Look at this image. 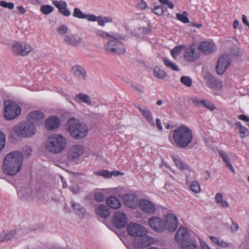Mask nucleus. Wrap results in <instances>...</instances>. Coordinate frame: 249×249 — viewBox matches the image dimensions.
<instances>
[{"mask_svg": "<svg viewBox=\"0 0 249 249\" xmlns=\"http://www.w3.org/2000/svg\"><path fill=\"white\" fill-rule=\"evenodd\" d=\"M23 151L27 156H30L32 153V149L29 146H26L23 148Z\"/></svg>", "mask_w": 249, "mask_h": 249, "instance_id": "bf43d9fd", "label": "nucleus"}, {"mask_svg": "<svg viewBox=\"0 0 249 249\" xmlns=\"http://www.w3.org/2000/svg\"><path fill=\"white\" fill-rule=\"evenodd\" d=\"M165 228L170 231H174L178 228L176 217L173 214L168 213L165 216Z\"/></svg>", "mask_w": 249, "mask_h": 249, "instance_id": "6ab92c4d", "label": "nucleus"}, {"mask_svg": "<svg viewBox=\"0 0 249 249\" xmlns=\"http://www.w3.org/2000/svg\"><path fill=\"white\" fill-rule=\"evenodd\" d=\"M72 206L74 211L78 214H84L85 213V209L79 203H73Z\"/></svg>", "mask_w": 249, "mask_h": 249, "instance_id": "a19ab883", "label": "nucleus"}, {"mask_svg": "<svg viewBox=\"0 0 249 249\" xmlns=\"http://www.w3.org/2000/svg\"><path fill=\"white\" fill-rule=\"evenodd\" d=\"M187 237L188 231L185 228L182 227L178 229L176 234L175 238L177 241L183 243L186 242V240Z\"/></svg>", "mask_w": 249, "mask_h": 249, "instance_id": "a878e982", "label": "nucleus"}, {"mask_svg": "<svg viewBox=\"0 0 249 249\" xmlns=\"http://www.w3.org/2000/svg\"><path fill=\"white\" fill-rule=\"evenodd\" d=\"M150 226L155 231L162 232L165 229L164 222L158 217H151L148 220Z\"/></svg>", "mask_w": 249, "mask_h": 249, "instance_id": "f3484780", "label": "nucleus"}, {"mask_svg": "<svg viewBox=\"0 0 249 249\" xmlns=\"http://www.w3.org/2000/svg\"><path fill=\"white\" fill-rule=\"evenodd\" d=\"M13 132L18 136L30 138L35 134L36 128L34 124L27 121L20 123L14 126Z\"/></svg>", "mask_w": 249, "mask_h": 249, "instance_id": "423d86ee", "label": "nucleus"}, {"mask_svg": "<svg viewBox=\"0 0 249 249\" xmlns=\"http://www.w3.org/2000/svg\"><path fill=\"white\" fill-rule=\"evenodd\" d=\"M137 107L148 123L152 125H155V122L150 110L144 106H137Z\"/></svg>", "mask_w": 249, "mask_h": 249, "instance_id": "393cba45", "label": "nucleus"}, {"mask_svg": "<svg viewBox=\"0 0 249 249\" xmlns=\"http://www.w3.org/2000/svg\"><path fill=\"white\" fill-rule=\"evenodd\" d=\"M11 50L17 56H26L33 51V48L26 42L14 41L12 43Z\"/></svg>", "mask_w": 249, "mask_h": 249, "instance_id": "0eeeda50", "label": "nucleus"}, {"mask_svg": "<svg viewBox=\"0 0 249 249\" xmlns=\"http://www.w3.org/2000/svg\"><path fill=\"white\" fill-rule=\"evenodd\" d=\"M44 118V113L39 110L32 111L27 116V121L35 125L42 124Z\"/></svg>", "mask_w": 249, "mask_h": 249, "instance_id": "ddd939ff", "label": "nucleus"}, {"mask_svg": "<svg viewBox=\"0 0 249 249\" xmlns=\"http://www.w3.org/2000/svg\"><path fill=\"white\" fill-rule=\"evenodd\" d=\"M124 200L126 204L130 208H133L137 201L136 196L132 194H126L124 196Z\"/></svg>", "mask_w": 249, "mask_h": 249, "instance_id": "7c9ffc66", "label": "nucleus"}, {"mask_svg": "<svg viewBox=\"0 0 249 249\" xmlns=\"http://www.w3.org/2000/svg\"><path fill=\"white\" fill-rule=\"evenodd\" d=\"M106 201L108 206L113 209H118L120 208L121 206V203L119 200L114 196L108 197Z\"/></svg>", "mask_w": 249, "mask_h": 249, "instance_id": "c756f323", "label": "nucleus"}, {"mask_svg": "<svg viewBox=\"0 0 249 249\" xmlns=\"http://www.w3.org/2000/svg\"><path fill=\"white\" fill-rule=\"evenodd\" d=\"M238 118L246 122H249V118L245 115H240L238 116Z\"/></svg>", "mask_w": 249, "mask_h": 249, "instance_id": "69168bd1", "label": "nucleus"}, {"mask_svg": "<svg viewBox=\"0 0 249 249\" xmlns=\"http://www.w3.org/2000/svg\"><path fill=\"white\" fill-rule=\"evenodd\" d=\"M231 60L228 54L220 55L218 59L216 66V71L217 74H222L231 64Z\"/></svg>", "mask_w": 249, "mask_h": 249, "instance_id": "9b49d317", "label": "nucleus"}, {"mask_svg": "<svg viewBox=\"0 0 249 249\" xmlns=\"http://www.w3.org/2000/svg\"><path fill=\"white\" fill-rule=\"evenodd\" d=\"M173 160L176 166L180 170L187 169L188 165L185 163L180 159L178 157H173Z\"/></svg>", "mask_w": 249, "mask_h": 249, "instance_id": "e433bc0d", "label": "nucleus"}, {"mask_svg": "<svg viewBox=\"0 0 249 249\" xmlns=\"http://www.w3.org/2000/svg\"><path fill=\"white\" fill-rule=\"evenodd\" d=\"M4 115L7 120H12L17 118L21 113L20 107L10 100H6L4 103Z\"/></svg>", "mask_w": 249, "mask_h": 249, "instance_id": "6e6552de", "label": "nucleus"}, {"mask_svg": "<svg viewBox=\"0 0 249 249\" xmlns=\"http://www.w3.org/2000/svg\"><path fill=\"white\" fill-rule=\"evenodd\" d=\"M89 21H95L97 20L98 17L92 15H86V18Z\"/></svg>", "mask_w": 249, "mask_h": 249, "instance_id": "052dcab7", "label": "nucleus"}, {"mask_svg": "<svg viewBox=\"0 0 249 249\" xmlns=\"http://www.w3.org/2000/svg\"><path fill=\"white\" fill-rule=\"evenodd\" d=\"M131 87H132V88L134 89H135V90H136L137 92H138L139 93L143 92V87H142L139 85H136L132 84L131 85Z\"/></svg>", "mask_w": 249, "mask_h": 249, "instance_id": "4d7b16f0", "label": "nucleus"}, {"mask_svg": "<svg viewBox=\"0 0 249 249\" xmlns=\"http://www.w3.org/2000/svg\"><path fill=\"white\" fill-rule=\"evenodd\" d=\"M53 3L58 8L59 12L64 16L69 17L71 15V12L67 8V4L66 2L62 0H55L53 2Z\"/></svg>", "mask_w": 249, "mask_h": 249, "instance_id": "5701e85b", "label": "nucleus"}, {"mask_svg": "<svg viewBox=\"0 0 249 249\" xmlns=\"http://www.w3.org/2000/svg\"><path fill=\"white\" fill-rule=\"evenodd\" d=\"M0 6L5 8L12 10L14 7V4L13 2H7L6 1H0Z\"/></svg>", "mask_w": 249, "mask_h": 249, "instance_id": "09e8293b", "label": "nucleus"}, {"mask_svg": "<svg viewBox=\"0 0 249 249\" xmlns=\"http://www.w3.org/2000/svg\"><path fill=\"white\" fill-rule=\"evenodd\" d=\"M198 49L200 50L203 54H208L215 49V46L212 42L203 41L200 44Z\"/></svg>", "mask_w": 249, "mask_h": 249, "instance_id": "4be33fe9", "label": "nucleus"}, {"mask_svg": "<svg viewBox=\"0 0 249 249\" xmlns=\"http://www.w3.org/2000/svg\"><path fill=\"white\" fill-rule=\"evenodd\" d=\"M23 163V155L18 151H13L5 157L3 170L4 173L15 176L20 171Z\"/></svg>", "mask_w": 249, "mask_h": 249, "instance_id": "f257e3e1", "label": "nucleus"}, {"mask_svg": "<svg viewBox=\"0 0 249 249\" xmlns=\"http://www.w3.org/2000/svg\"><path fill=\"white\" fill-rule=\"evenodd\" d=\"M159 1L162 4H165L171 9L174 8V4L169 0H159Z\"/></svg>", "mask_w": 249, "mask_h": 249, "instance_id": "864d4df0", "label": "nucleus"}, {"mask_svg": "<svg viewBox=\"0 0 249 249\" xmlns=\"http://www.w3.org/2000/svg\"><path fill=\"white\" fill-rule=\"evenodd\" d=\"M96 213L98 216L103 218H106L109 215L108 208L103 205H100L96 208Z\"/></svg>", "mask_w": 249, "mask_h": 249, "instance_id": "cd10ccee", "label": "nucleus"}, {"mask_svg": "<svg viewBox=\"0 0 249 249\" xmlns=\"http://www.w3.org/2000/svg\"><path fill=\"white\" fill-rule=\"evenodd\" d=\"M162 62L165 66L173 71H178L179 69L176 65V64L166 57L162 59Z\"/></svg>", "mask_w": 249, "mask_h": 249, "instance_id": "c9c22d12", "label": "nucleus"}, {"mask_svg": "<svg viewBox=\"0 0 249 249\" xmlns=\"http://www.w3.org/2000/svg\"><path fill=\"white\" fill-rule=\"evenodd\" d=\"M218 153L219 155L221 156V157L223 159V160L225 163L229 160L228 156H227L226 153H225L224 151L220 150Z\"/></svg>", "mask_w": 249, "mask_h": 249, "instance_id": "5fc2aeb1", "label": "nucleus"}, {"mask_svg": "<svg viewBox=\"0 0 249 249\" xmlns=\"http://www.w3.org/2000/svg\"><path fill=\"white\" fill-rule=\"evenodd\" d=\"M182 249H197L196 244L189 242L181 243Z\"/></svg>", "mask_w": 249, "mask_h": 249, "instance_id": "49530a36", "label": "nucleus"}, {"mask_svg": "<svg viewBox=\"0 0 249 249\" xmlns=\"http://www.w3.org/2000/svg\"><path fill=\"white\" fill-rule=\"evenodd\" d=\"M70 189L73 194H75L78 193L80 191V189L77 185H74L70 186Z\"/></svg>", "mask_w": 249, "mask_h": 249, "instance_id": "6e6d98bb", "label": "nucleus"}, {"mask_svg": "<svg viewBox=\"0 0 249 249\" xmlns=\"http://www.w3.org/2000/svg\"><path fill=\"white\" fill-rule=\"evenodd\" d=\"M199 56V53L196 50L194 45H191L186 48L183 53L184 59L189 62L195 61Z\"/></svg>", "mask_w": 249, "mask_h": 249, "instance_id": "4468645a", "label": "nucleus"}, {"mask_svg": "<svg viewBox=\"0 0 249 249\" xmlns=\"http://www.w3.org/2000/svg\"><path fill=\"white\" fill-rule=\"evenodd\" d=\"M32 190L29 187L22 188L18 192V197L22 199H25L28 198L32 194Z\"/></svg>", "mask_w": 249, "mask_h": 249, "instance_id": "f704fd0d", "label": "nucleus"}, {"mask_svg": "<svg viewBox=\"0 0 249 249\" xmlns=\"http://www.w3.org/2000/svg\"><path fill=\"white\" fill-rule=\"evenodd\" d=\"M226 163V166L229 168V169L231 171V172L233 173H235V171H234V169L232 165V164H231V163L230 162V161L229 160L227 162H225Z\"/></svg>", "mask_w": 249, "mask_h": 249, "instance_id": "338daca9", "label": "nucleus"}, {"mask_svg": "<svg viewBox=\"0 0 249 249\" xmlns=\"http://www.w3.org/2000/svg\"><path fill=\"white\" fill-rule=\"evenodd\" d=\"M66 146V139L62 135L58 134L50 137L45 145L47 151L55 154L63 152Z\"/></svg>", "mask_w": 249, "mask_h": 249, "instance_id": "20e7f679", "label": "nucleus"}, {"mask_svg": "<svg viewBox=\"0 0 249 249\" xmlns=\"http://www.w3.org/2000/svg\"><path fill=\"white\" fill-rule=\"evenodd\" d=\"M40 10L44 15H48L53 11L54 8L50 5H43L41 6Z\"/></svg>", "mask_w": 249, "mask_h": 249, "instance_id": "58836bf2", "label": "nucleus"}, {"mask_svg": "<svg viewBox=\"0 0 249 249\" xmlns=\"http://www.w3.org/2000/svg\"><path fill=\"white\" fill-rule=\"evenodd\" d=\"M15 234V231H4L0 234V241L3 242H7L11 240L14 237Z\"/></svg>", "mask_w": 249, "mask_h": 249, "instance_id": "72a5a7b5", "label": "nucleus"}, {"mask_svg": "<svg viewBox=\"0 0 249 249\" xmlns=\"http://www.w3.org/2000/svg\"><path fill=\"white\" fill-rule=\"evenodd\" d=\"M68 30V27L66 25H63L57 28V31L59 35H63L66 34Z\"/></svg>", "mask_w": 249, "mask_h": 249, "instance_id": "3c124183", "label": "nucleus"}, {"mask_svg": "<svg viewBox=\"0 0 249 249\" xmlns=\"http://www.w3.org/2000/svg\"><path fill=\"white\" fill-rule=\"evenodd\" d=\"M180 82L188 87H191L192 83V79L190 77L185 76L180 78Z\"/></svg>", "mask_w": 249, "mask_h": 249, "instance_id": "c03bdc74", "label": "nucleus"}, {"mask_svg": "<svg viewBox=\"0 0 249 249\" xmlns=\"http://www.w3.org/2000/svg\"><path fill=\"white\" fill-rule=\"evenodd\" d=\"M94 33L97 36L100 37L104 39L108 40V41L113 37H118L117 34L116 33H113L110 35L102 30H97Z\"/></svg>", "mask_w": 249, "mask_h": 249, "instance_id": "c85d7f7f", "label": "nucleus"}, {"mask_svg": "<svg viewBox=\"0 0 249 249\" xmlns=\"http://www.w3.org/2000/svg\"><path fill=\"white\" fill-rule=\"evenodd\" d=\"M138 204L141 209L145 213H153L156 211L155 205L147 200L141 199Z\"/></svg>", "mask_w": 249, "mask_h": 249, "instance_id": "aec40b11", "label": "nucleus"}, {"mask_svg": "<svg viewBox=\"0 0 249 249\" xmlns=\"http://www.w3.org/2000/svg\"><path fill=\"white\" fill-rule=\"evenodd\" d=\"M5 144V136L4 134L0 131V151L3 148Z\"/></svg>", "mask_w": 249, "mask_h": 249, "instance_id": "8fccbe9b", "label": "nucleus"}, {"mask_svg": "<svg viewBox=\"0 0 249 249\" xmlns=\"http://www.w3.org/2000/svg\"><path fill=\"white\" fill-rule=\"evenodd\" d=\"M202 106H204L210 110H213L215 108V107L213 104L210 103H206L205 101V103L202 104Z\"/></svg>", "mask_w": 249, "mask_h": 249, "instance_id": "13d9d810", "label": "nucleus"}, {"mask_svg": "<svg viewBox=\"0 0 249 249\" xmlns=\"http://www.w3.org/2000/svg\"><path fill=\"white\" fill-rule=\"evenodd\" d=\"M127 231L129 235L136 238L140 235L147 234L148 231L144 227L134 223H129L127 227Z\"/></svg>", "mask_w": 249, "mask_h": 249, "instance_id": "9d476101", "label": "nucleus"}, {"mask_svg": "<svg viewBox=\"0 0 249 249\" xmlns=\"http://www.w3.org/2000/svg\"><path fill=\"white\" fill-rule=\"evenodd\" d=\"M204 79L206 85L211 89L215 95L218 94V91L222 88V84L220 81L216 79L209 72H206L204 74Z\"/></svg>", "mask_w": 249, "mask_h": 249, "instance_id": "1a4fd4ad", "label": "nucleus"}, {"mask_svg": "<svg viewBox=\"0 0 249 249\" xmlns=\"http://www.w3.org/2000/svg\"><path fill=\"white\" fill-rule=\"evenodd\" d=\"M60 124V119L57 116H52L45 121V127L48 130H52L59 127Z\"/></svg>", "mask_w": 249, "mask_h": 249, "instance_id": "412c9836", "label": "nucleus"}, {"mask_svg": "<svg viewBox=\"0 0 249 249\" xmlns=\"http://www.w3.org/2000/svg\"><path fill=\"white\" fill-rule=\"evenodd\" d=\"M186 184L194 193H199L200 192V186L197 181H193L189 182L188 177H186Z\"/></svg>", "mask_w": 249, "mask_h": 249, "instance_id": "473e14b6", "label": "nucleus"}, {"mask_svg": "<svg viewBox=\"0 0 249 249\" xmlns=\"http://www.w3.org/2000/svg\"><path fill=\"white\" fill-rule=\"evenodd\" d=\"M70 136L75 140H79L85 137L88 133L87 125L80 123L74 118L69 119L66 124Z\"/></svg>", "mask_w": 249, "mask_h": 249, "instance_id": "7ed1b4c3", "label": "nucleus"}, {"mask_svg": "<svg viewBox=\"0 0 249 249\" xmlns=\"http://www.w3.org/2000/svg\"><path fill=\"white\" fill-rule=\"evenodd\" d=\"M127 222L126 214L122 212H118L115 213L113 224L117 229H121L124 227Z\"/></svg>", "mask_w": 249, "mask_h": 249, "instance_id": "dca6fc26", "label": "nucleus"}, {"mask_svg": "<svg viewBox=\"0 0 249 249\" xmlns=\"http://www.w3.org/2000/svg\"><path fill=\"white\" fill-rule=\"evenodd\" d=\"M82 41V38L76 34H69L64 37V43L67 46L78 47Z\"/></svg>", "mask_w": 249, "mask_h": 249, "instance_id": "2eb2a0df", "label": "nucleus"}, {"mask_svg": "<svg viewBox=\"0 0 249 249\" xmlns=\"http://www.w3.org/2000/svg\"><path fill=\"white\" fill-rule=\"evenodd\" d=\"M184 48L183 46H176L171 51V54L172 56L175 59H177V56L182 51V49Z\"/></svg>", "mask_w": 249, "mask_h": 249, "instance_id": "79ce46f5", "label": "nucleus"}, {"mask_svg": "<svg viewBox=\"0 0 249 249\" xmlns=\"http://www.w3.org/2000/svg\"><path fill=\"white\" fill-rule=\"evenodd\" d=\"M193 103L196 104L198 106H202V104L205 103L204 100H200L198 98L195 97L192 99Z\"/></svg>", "mask_w": 249, "mask_h": 249, "instance_id": "680f3d73", "label": "nucleus"}, {"mask_svg": "<svg viewBox=\"0 0 249 249\" xmlns=\"http://www.w3.org/2000/svg\"><path fill=\"white\" fill-rule=\"evenodd\" d=\"M239 133L241 138H244L249 135V131L248 128L243 125L240 126V127L239 128Z\"/></svg>", "mask_w": 249, "mask_h": 249, "instance_id": "37998d69", "label": "nucleus"}, {"mask_svg": "<svg viewBox=\"0 0 249 249\" xmlns=\"http://www.w3.org/2000/svg\"><path fill=\"white\" fill-rule=\"evenodd\" d=\"M187 16L188 13L186 11L183 12L182 14H176V17L177 19L185 23H187L189 22V19Z\"/></svg>", "mask_w": 249, "mask_h": 249, "instance_id": "ea45409f", "label": "nucleus"}, {"mask_svg": "<svg viewBox=\"0 0 249 249\" xmlns=\"http://www.w3.org/2000/svg\"><path fill=\"white\" fill-rule=\"evenodd\" d=\"M104 196L102 192H97L94 194V198L95 200L101 202L103 200Z\"/></svg>", "mask_w": 249, "mask_h": 249, "instance_id": "603ef678", "label": "nucleus"}, {"mask_svg": "<svg viewBox=\"0 0 249 249\" xmlns=\"http://www.w3.org/2000/svg\"><path fill=\"white\" fill-rule=\"evenodd\" d=\"M84 152V147L80 144H76L71 146L68 151V158L70 160L78 159L83 155Z\"/></svg>", "mask_w": 249, "mask_h": 249, "instance_id": "a211bd4d", "label": "nucleus"}, {"mask_svg": "<svg viewBox=\"0 0 249 249\" xmlns=\"http://www.w3.org/2000/svg\"><path fill=\"white\" fill-rule=\"evenodd\" d=\"M200 246L202 249H211L210 247L204 241H200Z\"/></svg>", "mask_w": 249, "mask_h": 249, "instance_id": "774afa93", "label": "nucleus"}, {"mask_svg": "<svg viewBox=\"0 0 249 249\" xmlns=\"http://www.w3.org/2000/svg\"><path fill=\"white\" fill-rule=\"evenodd\" d=\"M153 12L158 16H162L167 12V8L162 5H159L155 6L153 9Z\"/></svg>", "mask_w": 249, "mask_h": 249, "instance_id": "4c0bfd02", "label": "nucleus"}, {"mask_svg": "<svg viewBox=\"0 0 249 249\" xmlns=\"http://www.w3.org/2000/svg\"><path fill=\"white\" fill-rule=\"evenodd\" d=\"M216 202L218 204L223 200V196L221 193H217L215 196Z\"/></svg>", "mask_w": 249, "mask_h": 249, "instance_id": "e2e57ef3", "label": "nucleus"}, {"mask_svg": "<svg viewBox=\"0 0 249 249\" xmlns=\"http://www.w3.org/2000/svg\"><path fill=\"white\" fill-rule=\"evenodd\" d=\"M118 37L110 39L105 45L106 51L112 54H119L125 52L124 45L121 40H124L125 36L117 34Z\"/></svg>", "mask_w": 249, "mask_h": 249, "instance_id": "39448f33", "label": "nucleus"}, {"mask_svg": "<svg viewBox=\"0 0 249 249\" xmlns=\"http://www.w3.org/2000/svg\"><path fill=\"white\" fill-rule=\"evenodd\" d=\"M74 99L75 102L79 104L85 103L89 106L92 105V102L90 97L85 93H79L77 94L74 97Z\"/></svg>", "mask_w": 249, "mask_h": 249, "instance_id": "bb28decb", "label": "nucleus"}, {"mask_svg": "<svg viewBox=\"0 0 249 249\" xmlns=\"http://www.w3.org/2000/svg\"><path fill=\"white\" fill-rule=\"evenodd\" d=\"M133 242L135 247L143 249L151 245L154 242V240L147 234H144L135 238Z\"/></svg>", "mask_w": 249, "mask_h": 249, "instance_id": "f8f14e48", "label": "nucleus"}, {"mask_svg": "<svg viewBox=\"0 0 249 249\" xmlns=\"http://www.w3.org/2000/svg\"><path fill=\"white\" fill-rule=\"evenodd\" d=\"M153 75L156 78L163 79L166 77L167 74L159 66H155L153 69Z\"/></svg>", "mask_w": 249, "mask_h": 249, "instance_id": "2f4dec72", "label": "nucleus"}, {"mask_svg": "<svg viewBox=\"0 0 249 249\" xmlns=\"http://www.w3.org/2000/svg\"><path fill=\"white\" fill-rule=\"evenodd\" d=\"M172 138L178 147L184 148L192 142L193 133L188 127L181 125L173 131Z\"/></svg>", "mask_w": 249, "mask_h": 249, "instance_id": "f03ea898", "label": "nucleus"}, {"mask_svg": "<svg viewBox=\"0 0 249 249\" xmlns=\"http://www.w3.org/2000/svg\"><path fill=\"white\" fill-rule=\"evenodd\" d=\"M71 72L73 75L79 79L85 80L86 79V71L80 66L76 65L73 66L71 69Z\"/></svg>", "mask_w": 249, "mask_h": 249, "instance_id": "b1692460", "label": "nucleus"}, {"mask_svg": "<svg viewBox=\"0 0 249 249\" xmlns=\"http://www.w3.org/2000/svg\"><path fill=\"white\" fill-rule=\"evenodd\" d=\"M94 174L96 176H102L104 178H109L111 177L110 172L107 170H103L101 171H95L94 172Z\"/></svg>", "mask_w": 249, "mask_h": 249, "instance_id": "a18cd8bd", "label": "nucleus"}, {"mask_svg": "<svg viewBox=\"0 0 249 249\" xmlns=\"http://www.w3.org/2000/svg\"><path fill=\"white\" fill-rule=\"evenodd\" d=\"M73 16L74 17L82 19L85 18H86V15L83 13L82 11L78 8H75L74 9Z\"/></svg>", "mask_w": 249, "mask_h": 249, "instance_id": "de8ad7c7", "label": "nucleus"}, {"mask_svg": "<svg viewBox=\"0 0 249 249\" xmlns=\"http://www.w3.org/2000/svg\"><path fill=\"white\" fill-rule=\"evenodd\" d=\"M230 220L232 222V224L230 226V229H231V231H237L238 229V226L237 224L235 223H233L232 222V220L231 219H230Z\"/></svg>", "mask_w": 249, "mask_h": 249, "instance_id": "0e129e2a", "label": "nucleus"}]
</instances>
